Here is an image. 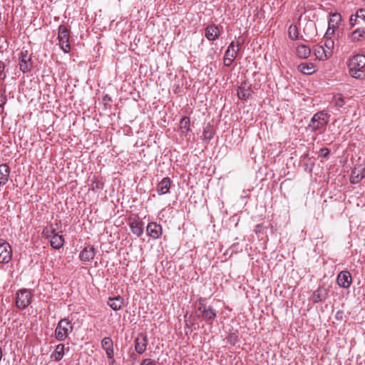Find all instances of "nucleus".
<instances>
[{"mask_svg":"<svg viewBox=\"0 0 365 365\" xmlns=\"http://www.w3.org/2000/svg\"><path fill=\"white\" fill-rule=\"evenodd\" d=\"M297 55L301 58H307L311 53V50L309 46L301 44L297 47L296 49Z\"/></svg>","mask_w":365,"mask_h":365,"instance_id":"cd10ccee","label":"nucleus"},{"mask_svg":"<svg viewBox=\"0 0 365 365\" xmlns=\"http://www.w3.org/2000/svg\"><path fill=\"white\" fill-rule=\"evenodd\" d=\"M328 295V290L324 287H319L312 294V300L314 303L326 299Z\"/></svg>","mask_w":365,"mask_h":365,"instance_id":"4be33fe9","label":"nucleus"},{"mask_svg":"<svg viewBox=\"0 0 365 365\" xmlns=\"http://www.w3.org/2000/svg\"><path fill=\"white\" fill-rule=\"evenodd\" d=\"M104 183L98 177L94 176L91 180V189L93 190H101L103 189Z\"/></svg>","mask_w":365,"mask_h":365,"instance_id":"473e14b6","label":"nucleus"},{"mask_svg":"<svg viewBox=\"0 0 365 365\" xmlns=\"http://www.w3.org/2000/svg\"><path fill=\"white\" fill-rule=\"evenodd\" d=\"M330 150L327 148H322L319 150V156L324 158H327L329 155Z\"/></svg>","mask_w":365,"mask_h":365,"instance_id":"37998d69","label":"nucleus"},{"mask_svg":"<svg viewBox=\"0 0 365 365\" xmlns=\"http://www.w3.org/2000/svg\"><path fill=\"white\" fill-rule=\"evenodd\" d=\"M299 70L306 75H311L316 71V66L312 63H302L298 66Z\"/></svg>","mask_w":365,"mask_h":365,"instance_id":"b1692460","label":"nucleus"},{"mask_svg":"<svg viewBox=\"0 0 365 365\" xmlns=\"http://www.w3.org/2000/svg\"><path fill=\"white\" fill-rule=\"evenodd\" d=\"M252 93V91L250 84L245 81L241 82L237 89V95L240 100H247L251 96Z\"/></svg>","mask_w":365,"mask_h":365,"instance_id":"4468645a","label":"nucleus"},{"mask_svg":"<svg viewBox=\"0 0 365 365\" xmlns=\"http://www.w3.org/2000/svg\"><path fill=\"white\" fill-rule=\"evenodd\" d=\"M10 168L6 164L0 165V187L6 184L9 180Z\"/></svg>","mask_w":365,"mask_h":365,"instance_id":"5701e85b","label":"nucleus"},{"mask_svg":"<svg viewBox=\"0 0 365 365\" xmlns=\"http://www.w3.org/2000/svg\"><path fill=\"white\" fill-rule=\"evenodd\" d=\"M73 330V325L68 318L61 319L57 324L54 331V336L57 341H63L68 337Z\"/></svg>","mask_w":365,"mask_h":365,"instance_id":"20e7f679","label":"nucleus"},{"mask_svg":"<svg viewBox=\"0 0 365 365\" xmlns=\"http://www.w3.org/2000/svg\"><path fill=\"white\" fill-rule=\"evenodd\" d=\"M349 73L355 78L362 79L365 77V56L357 54L352 56L348 62Z\"/></svg>","mask_w":365,"mask_h":365,"instance_id":"f03ea898","label":"nucleus"},{"mask_svg":"<svg viewBox=\"0 0 365 365\" xmlns=\"http://www.w3.org/2000/svg\"><path fill=\"white\" fill-rule=\"evenodd\" d=\"M349 25L351 28L354 26L365 27V9H359L354 14L351 15L349 18Z\"/></svg>","mask_w":365,"mask_h":365,"instance_id":"1a4fd4ad","label":"nucleus"},{"mask_svg":"<svg viewBox=\"0 0 365 365\" xmlns=\"http://www.w3.org/2000/svg\"><path fill=\"white\" fill-rule=\"evenodd\" d=\"M49 240L51 246L56 250H59L64 244V238L58 233H56Z\"/></svg>","mask_w":365,"mask_h":365,"instance_id":"393cba45","label":"nucleus"},{"mask_svg":"<svg viewBox=\"0 0 365 365\" xmlns=\"http://www.w3.org/2000/svg\"><path fill=\"white\" fill-rule=\"evenodd\" d=\"M220 36V27L218 25L211 24L205 29V36L210 41L217 40Z\"/></svg>","mask_w":365,"mask_h":365,"instance_id":"f8f14e48","label":"nucleus"},{"mask_svg":"<svg viewBox=\"0 0 365 365\" xmlns=\"http://www.w3.org/2000/svg\"><path fill=\"white\" fill-rule=\"evenodd\" d=\"M227 340L229 344L232 345H235L238 342L239 338L237 334H236L235 333H231L227 337Z\"/></svg>","mask_w":365,"mask_h":365,"instance_id":"ea45409f","label":"nucleus"},{"mask_svg":"<svg viewBox=\"0 0 365 365\" xmlns=\"http://www.w3.org/2000/svg\"><path fill=\"white\" fill-rule=\"evenodd\" d=\"M364 178H365V168L358 172L353 170L350 176V182L352 184H357Z\"/></svg>","mask_w":365,"mask_h":365,"instance_id":"bb28decb","label":"nucleus"},{"mask_svg":"<svg viewBox=\"0 0 365 365\" xmlns=\"http://www.w3.org/2000/svg\"><path fill=\"white\" fill-rule=\"evenodd\" d=\"M234 60L231 58L224 57L223 58V63L225 66L229 67L232 65Z\"/></svg>","mask_w":365,"mask_h":365,"instance_id":"a18cd8bd","label":"nucleus"},{"mask_svg":"<svg viewBox=\"0 0 365 365\" xmlns=\"http://www.w3.org/2000/svg\"><path fill=\"white\" fill-rule=\"evenodd\" d=\"M140 365H157V363L151 359H145L142 361Z\"/></svg>","mask_w":365,"mask_h":365,"instance_id":"c03bdc74","label":"nucleus"},{"mask_svg":"<svg viewBox=\"0 0 365 365\" xmlns=\"http://www.w3.org/2000/svg\"><path fill=\"white\" fill-rule=\"evenodd\" d=\"M58 225H50L46 227L43 228L42 232V235L43 237L50 240L53 236H54L56 234V229H57Z\"/></svg>","mask_w":365,"mask_h":365,"instance_id":"c85d7f7f","label":"nucleus"},{"mask_svg":"<svg viewBox=\"0 0 365 365\" xmlns=\"http://www.w3.org/2000/svg\"><path fill=\"white\" fill-rule=\"evenodd\" d=\"M180 127L182 132H188L190 130V120L187 116H184L180 122Z\"/></svg>","mask_w":365,"mask_h":365,"instance_id":"f704fd0d","label":"nucleus"},{"mask_svg":"<svg viewBox=\"0 0 365 365\" xmlns=\"http://www.w3.org/2000/svg\"><path fill=\"white\" fill-rule=\"evenodd\" d=\"M335 31L334 27L328 26V29L324 34V38H332L335 34Z\"/></svg>","mask_w":365,"mask_h":365,"instance_id":"a19ab883","label":"nucleus"},{"mask_svg":"<svg viewBox=\"0 0 365 365\" xmlns=\"http://www.w3.org/2000/svg\"><path fill=\"white\" fill-rule=\"evenodd\" d=\"M147 235L153 240L159 239L163 235V227L155 222H150L146 227Z\"/></svg>","mask_w":365,"mask_h":365,"instance_id":"9d476101","label":"nucleus"},{"mask_svg":"<svg viewBox=\"0 0 365 365\" xmlns=\"http://www.w3.org/2000/svg\"><path fill=\"white\" fill-rule=\"evenodd\" d=\"M240 47V42H237L236 45L234 41L231 42L225 53L224 57L231 58L232 60H235L239 52Z\"/></svg>","mask_w":365,"mask_h":365,"instance_id":"6ab92c4d","label":"nucleus"},{"mask_svg":"<svg viewBox=\"0 0 365 365\" xmlns=\"http://www.w3.org/2000/svg\"><path fill=\"white\" fill-rule=\"evenodd\" d=\"M19 69L23 73L29 72L33 66L31 54L28 50L22 49L18 56Z\"/></svg>","mask_w":365,"mask_h":365,"instance_id":"0eeeda50","label":"nucleus"},{"mask_svg":"<svg viewBox=\"0 0 365 365\" xmlns=\"http://www.w3.org/2000/svg\"><path fill=\"white\" fill-rule=\"evenodd\" d=\"M148 342V339L146 334L143 333L138 334L134 341L135 351L139 354L144 353L147 349Z\"/></svg>","mask_w":365,"mask_h":365,"instance_id":"9b49d317","label":"nucleus"},{"mask_svg":"<svg viewBox=\"0 0 365 365\" xmlns=\"http://www.w3.org/2000/svg\"><path fill=\"white\" fill-rule=\"evenodd\" d=\"M12 258L11 245L4 240L0 239V263L7 264Z\"/></svg>","mask_w":365,"mask_h":365,"instance_id":"6e6552de","label":"nucleus"},{"mask_svg":"<svg viewBox=\"0 0 365 365\" xmlns=\"http://www.w3.org/2000/svg\"><path fill=\"white\" fill-rule=\"evenodd\" d=\"M6 76L5 64L3 61H0V79L4 80Z\"/></svg>","mask_w":365,"mask_h":365,"instance_id":"79ce46f5","label":"nucleus"},{"mask_svg":"<svg viewBox=\"0 0 365 365\" xmlns=\"http://www.w3.org/2000/svg\"><path fill=\"white\" fill-rule=\"evenodd\" d=\"M289 36L291 39L294 40L298 38V30L296 26L291 25L288 30Z\"/></svg>","mask_w":365,"mask_h":365,"instance_id":"e433bc0d","label":"nucleus"},{"mask_svg":"<svg viewBox=\"0 0 365 365\" xmlns=\"http://www.w3.org/2000/svg\"><path fill=\"white\" fill-rule=\"evenodd\" d=\"M95 255L94 247L93 245H88L80 252L79 257L83 262H89L94 258Z\"/></svg>","mask_w":365,"mask_h":365,"instance_id":"dca6fc26","label":"nucleus"},{"mask_svg":"<svg viewBox=\"0 0 365 365\" xmlns=\"http://www.w3.org/2000/svg\"><path fill=\"white\" fill-rule=\"evenodd\" d=\"M111 99L110 97H108L107 95L103 98V101L105 103H107L108 102L110 101Z\"/></svg>","mask_w":365,"mask_h":365,"instance_id":"49530a36","label":"nucleus"},{"mask_svg":"<svg viewBox=\"0 0 365 365\" xmlns=\"http://www.w3.org/2000/svg\"><path fill=\"white\" fill-rule=\"evenodd\" d=\"M322 46L326 48L328 53H331L332 55L334 47V41L333 38H324V44Z\"/></svg>","mask_w":365,"mask_h":365,"instance_id":"72a5a7b5","label":"nucleus"},{"mask_svg":"<svg viewBox=\"0 0 365 365\" xmlns=\"http://www.w3.org/2000/svg\"><path fill=\"white\" fill-rule=\"evenodd\" d=\"M101 346L104 350L113 348V343L110 337H104L101 341Z\"/></svg>","mask_w":365,"mask_h":365,"instance_id":"c9c22d12","label":"nucleus"},{"mask_svg":"<svg viewBox=\"0 0 365 365\" xmlns=\"http://www.w3.org/2000/svg\"><path fill=\"white\" fill-rule=\"evenodd\" d=\"M106 356L109 360L110 365H114L115 360L114 359V350L113 348L105 350Z\"/></svg>","mask_w":365,"mask_h":365,"instance_id":"58836bf2","label":"nucleus"},{"mask_svg":"<svg viewBox=\"0 0 365 365\" xmlns=\"http://www.w3.org/2000/svg\"><path fill=\"white\" fill-rule=\"evenodd\" d=\"M129 226L132 233L138 237H140L144 232L143 222L139 219H133L130 220Z\"/></svg>","mask_w":365,"mask_h":365,"instance_id":"2eb2a0df","label":"nucleus"},{"mask_svg":"<svg viewBox=\"0 0 365 365\" xmlns=\"http://www.w3.org/2000/svg\"><path fill=\"white\" fill-rule=\"evenodd\" d=\"M341 20V16L339 13L332 14L329 20L328 26L334 27V29H338Z\"/></svg>","mask_w":365,"mask_h":365,"instance_id":"7c9ffc66","label":"nucleus"},{"mask_svg":"<svg viewBox=\"0 0 365 365\" xmlns=\"http://www.w3.org/2000/svg\"><path fill=\"white\" fill-rule=\"evenodd\" d=\"M336 282L339 287L348 289L352 283L351 274L349 271H341L338 274Z\"/></svg>","mask_w":365,"mask_h":365,"instance_id":"ddd939ff","label":"nucleus"},{"mask_svg":"<svg viewBox=\"0 0 365 365\" xmlns=\"http://www.w3.org/2000/svg\"><path fill=\"white\" fill-rule=\"evenodd\" d=\"M70 31L63 25H60L58 29V44L64 53H68L71 50L69 43Z\"/></svg>","mask_w":365,"mask_h":365,"instance_id":"423d86ee","label":"nucleus"},{"mask_svg":"<svg viewBox=\"0 0 365 365\" xmlns=\"http://www.w3.org/2000/svg\"><path fill=\"white\" fill-rule=\"evenodd\" d=\"M339 314H341H341H342V313L337 312V314H336V318H337V319H339Z\"/></svg>","mask_w":365,"mask_h":365,"instance_id":"de8ad7c7","label":"nucleus"},{"mask_svg":"<svg viewBox=\"0 0 365 365\" xmlns=\"http://www.w3.org/2000/svg\"><path fill=\"white\" fill-rule=\"evenodd\" d=\"M344 99L341 94L337 93L334 96L333 100L330 105V108H332L333 107H336V110H339V108H341L344 105Z\"/></svg>","mask_w":365,"mask_h":365,"instance_id":"c756f323","label":"nucleus"},{"mask_svg":"<svg viewBox=\"0 0 365 365\" xmlns=\"http://www.w3.org/2000/svg\"><path fill=\"white\" fill-rule=\"evenodd\" d=\"M214 130L211 125L207 124L203 130L202 136L204 140H210L214 135Z\"/></svg>","mask_w":365,"mask_h":365,"instance_id":"2f4dec72","label":"nucleus"},{"mask_svg":"<svg viewBox=\"0 0 365 365\" xmlns=\"http://www.w3.org/2000/svg\"><path fill=\"white\" fill-rule=\"evenodd\" d=\"M329 118L330 115L326 110L319 111L313 115L307 130L317 135L322 134L326 130Z\"/></svg>","mask_w":365,"mask_h":365,"instance_id":"f257e3e1","label":"nucleus"},{"mask_svg":"<svg viewBox=\"0 0 365 365\" xmlns=\"http://www.w3.org/2000/svg\"><path fill=\"white\" fill-rule=\"evenodd\" d=\"M33 294L28 289H21L16 293L15 304L19 309L27 308L31 303Z\"/></svg>","mask_w":365,"mask_h":365,"instance_id":"39448f33","label":"nucleus"},{"mask_svg":"<svg viewBox=\"0 0 365 365\" xmlns=\"http://www.w3.org/2000/svg\"><path fill=\"white\" fill-rule=\"evenodd\" d=\"M313 51L316 58L320 61H324L331 56V53H327V51H326V48L322 45L315 46Z\"/></svg>","mask_w":365,"mask_h":365,"instance_id":"412c9836","label":"nucleus"},{"mask_svg":"<svg viewBox=\"0 0 365 365\" xmlns=\"http://www.w3.org/2000/svg\"><path fill=\"white\" fill-rule=\"evenodd\" d=\"M124 303V299L120 296L115 297H109L108 299V305L114 311H118L122 309Z\"/></svg>","mask_w":365,"mask_h":365,"instance_id":"aec40b11","label":"nucleus"},{"mask_svg":"<svg viewBox=\"0 0 365 365\" xmlns=\"http://www.w3.org/2000/svg\"><path fill=\"white\" fill-rule=\"evenodd\" d=\"M170 183L171 180L169 178H163L157 185L156 190L158 194L162 195L168 193L170 192Z\"/></svg>","mask_w":365,"mask_h":365,"instance_id":"f3484780","label":"nucleus"},{"mask_svg":"<svg viewBox=\"0 0 365 365\" xmlns=\"http://www.w3.org/2000/svg\"><path fill=\"white\" fill-rule=\"evenodd\" d=\"M64 351L65 345L63 344H58L51 356L56 361H59L64 356Z\"/></svg>","mask_w":365,"mask_h":365,"instance_id":"a878e982","label":"nucleus"},{"mask_svg":"<svg viewBox=\"0 0 365 365\" xmlns=\"http://www.w3.org/2000/svg\"><path fill=\"white\" fill-rule=\"evenodd\" d=\"M7 101V97L5 94V91H0V113L4 112V106Z\"/></svg>","mask_w":365,"mask_h":365,"instance_id":"4c0bfd02","label":"nucleus"},{"mask_svg":"<svg viewBox=\"0 0 365 365\" xmlns=\"http://www.w3.org/2000/svg\"><path fill=\"white\" fill-rule=\"evenodd\" d=\"M199 306L195 311L197 318H201L208 325H212L217 317V311L211 306H207L205 299L200 298L198 299Z\"/></svg>","mask_w":365,"mask_h":365,"instance_id":"7ed1b4c3","label":"nucleus"},{"mask_svg":"<svg viewBox=\"0 0 365 365\" xmlns=\"http://www.w3.org/2000/svg\"><path fill=\"white\" fill-rule=\"evenodd\" d=\"M352 42H358L365 39V27H356L349 35Z\"/></svg>","mask_w":365,"mask_h":365,"instance_id":"a211bd4d","label":"nucleus"}]
</instances>
